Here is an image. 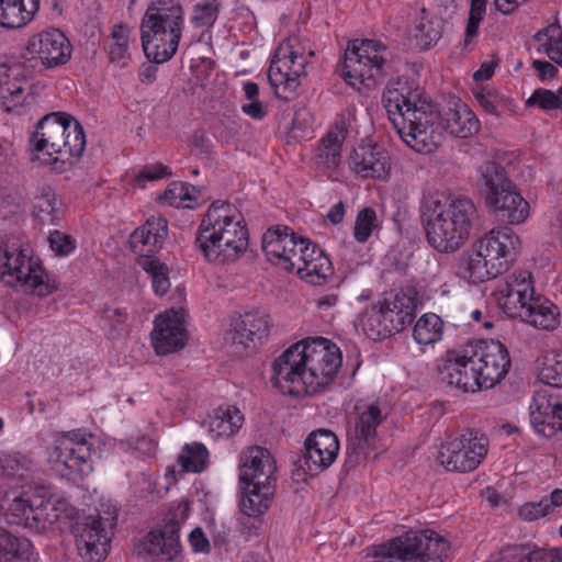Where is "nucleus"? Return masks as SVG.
I'll use <instances>...</instances> for the list:
<instances>
[{
  "instance_id": "f257e3e1",
  "label": "nucleus",
  "mask_w": 562,
  "mask_h": 562,
  "mask_svg": "<svg viewBox=\"0 0 562 562\" xmlns=\"http://www.w3.org/2000/svg\"><path fill=\"white\" fill-rule=\"evenodd\" d=\"M389 120L401 139L419 154L432 153L439 143L437 105L408 77L391 80L382 95Z\"/></svg>"
},
{
  "instance_id": "f03ea898",
  "label": "nucleus",
  "mask_w": 562,
  "mask_h": 562,
  "mask_svg": "<svg viewBox=\"0 0 562 562\" xmlns=\"http://www.w3.org/2000/svg\"><path fill=\"white\" fill-rule=\"evenodd\" d=\"M72 47L67 36L58 29H50L33 35L26 45L29 67L24 63L0 64V105L7 112H14L26 100L25 88L33 78V68L41 64L49 69L65 65L71 57Z\"/></svg>"
},
{
  "instance_id": "7ed1b4c3",
  "label": "nucleus",
  "mask_w": 562,
  "mask_h": 562,
  "mask_svg": "<svg viewBox=\"0 0 562 562\" xmlns=\"http://www.w3.org/2000/svg\"><path fill=\"white\" fill-rule=\"evenodd\" d=\"M420 218L427 243L434 249L448 254L468 240L479 214L469 198L448 201L439 193H428L420 203Z\"/></svg>"
},
{
  "instance_id": "20e7f679",
  "label": "nucleus",
  "mask_w": 562,
  "mask_h": 562,
  "mask_svg": "<svg viewBox=\"0 0 562 562\" xmlns=\"http://www.w3.org/2000/svg\"><path fill=\"white\" fill-rule=\"evenodd\" d=\"M262 250L272 265L295 272L300 279L313 285L325 283L334 273L333 263L325 251L288 226L268 229L262 236Z\"/></svg>"
},
{
  "instance_id": "39448f33",
  "label": "nucleus",
  "mask_w": 562,
  "mask_h": 562,
  "mask_svg": "<svg viewBox=\"0 0 562 562\" xmlns=\"http://www.w3.org/2000/svg\"><path fill=\"white\" fill-rule=\"evenodd\" d=\"M194 244L209 262L235 261L248 247L244 216L228 202H213L202 217Z\"/></svg>"
},
{
  "instance_id": "423d86ee",
  "label": "nucleus",
  "mask_w": 562,
  "mask_h": 562,
  "mask_svg": "<svg viewBox=\"0 0 562 562\" xmlns=\"http://www.w3.org/2000/svg\"><path fill=\"white\" fill-rule=\"evenodd\" d=\"M30 144L35 153L47 156L45 164L58 173L68 171L86 149L82 125L65 112L46 114L36 124Z\"/></svg>"
},
{
  "instance_id": "0eeeda50",
  "label": "nucleus",
  "mask_w": 562,
  "mask_h": 562,
  "mask_svg": "<svg viewBox=\"0 0 562 562\" xmlns=\"http://www.w3.org/2000/svg\"><path fill=\"white\" fill-rule=\"evenodd\" d=\"M186 27L181 0H149L140 20V41L146 57L164 64L177 53Z\"/></svg>"
},
{
  "instance_id": "6e6552de",
  "label": "nucleus",
  "mask_w": 562,
  "mask_h": 562,
  "mask_svg": "<svg viewBox=\"0 0 562 562\" xmlns=\"http://www.w3.org/2000/svg\"><path fill=\"white\" fill-rule=\"evenodd\" d=\"M417 304L414 289L385 293L361 313L363 333L372 340H380L403 331L415 319Z\"/></svg>"
},
{
  "instance_id": "1a4fd4ad",
  "label": "nucleus",
  "mask_w": 562,
  "mask_h": 562,
  "mask_svg": "<svg viewBox=\"0 0 562 562\" xmlns=\"http://www.w3.org/2000/svg\"><path fill=\"white\" fill-rule=\"evenodd\" d=\"M520 239L509 227L490 231L473 246L465 268V278L477 284L506 272L516 261Z\"/></svg>"
},
{
  "instance_id": "9d476101",
  "label": "nucleus",
  "mask_w": 562,
  "mask_h": 562,
  "mask_svg": "<svg viewBox=\"0 0 562 562\" xmlns=\"http://www.w3.org/2000/svg\"><path fill=\"white\" fill-rule=\"evenodd\" d=\"M72 512L74 508L63 496L41 486L15 497L10 503L4 518L10 526L42 532L63 517H70Z\"/></svg>"
},
{
  "instance_id": "9b49d317",
  "label": "nucleus",
  "mask_w": 562,
  "mask_h": 562,
  "mask_svg": "<svg viewBox=\"0 0 562 562\" xmlns=\"http://www.w3.org/2000/svg\"><path fill=\"white\" fill-rule=\"evenodd\" d=\"M479 172L480 192L487 209L510 224L524 223L529 216V203L507 177L505 168L495 161H485Z\"/></svg>"
},
{
  "instance_id": "f8f14e48",
  "label": "nucleus",
  "mask_w": 562,
  "mask_h": 562,
  "mask_svg": "<svg viewBox=\"0 0 562 562\" xmlns=\"http://www.w3.org/2000/svg\"><path fill=\"white\" fill-rule=\"evenodd\" d=\"M449 553L450 542L430 529L408 530L371 549L382 562H445Z\"/></svg>"
},
{
  "instance_id": "ddd939ff",
  "label": "nucleus",
  "mask_w": 562,
  "mask_h": 562,
  "mask_svg": "<svg viewBox=\"0 0 562 562\" xmlns=\"http://www.w3.org/2000/svg\"><path fill=\"white\" fill-rule=\"evenodd\" d=\"M0 278L11 286L38 296H47L56 290L27 244L8 243L0 246Z\"/></svg>"
},
{
  "instance_id": "4468645a",
  "label": "nucleus",
  "mask_w": 562,
  "mask_h": 562,
  "mask_svg": "<svg viewBox=\"0 0 562 562\" xmlns=\"http://www.w3.org/2000/svg\"><path fill=\"white\" fill-rule=\"evenodd\" d=\"M95 437L91 434L71 430L57 436L47 448V461L70 480H83L92 470L95 453Z\"/></svg>"
},
{
  "instance_id": "2eb2a0df",
  "label": "nucleus",
  "mask_w": 562,
  "mask_h": 562,
  "mask_svg": "<svg viewBox=\"0 0 562 562\" xmlns=\"http://www.w3.org/2000/svg\"><path fill=\"white\" fill-rule=\"evenodd\" d=\"M387 57V48L374 40L353 41L345 54V81L356 89L374 88L382 78Z\"/></svg>"
},
{
  "instance_id": "dca6fc26",
  "label": "nucleus",
  "mask_w": 562,
  "mask_h": 562,
  "mask_svg": "<svg viewBox=\"0 0 562 562\" xmlns=\"http://www.w3.org/2000/svg\"><path fill=\"white\" fill-rule=\"evenodd\" d=\"M313 55L312 50L301 52L291 41H284L276 48L268 79L277 98L288 100L296 91L300 77L306 74L305 67Z\"/></svg>"
},
{
  "instance_id": "f3484780",
  "label": "nucleus",
  "mask_w": 562,
  "mask_h": 562,
  "mask_svg": "<svg viewBox=\"0 0 562 562\" xmlns=\"http://www.w3.org/2000/svg\"><path fill=\"white\" fill-rule=\"evenodd\" d=\"M488 438L472 428L463 430L454 437H449L441 445L438 461L448 471L471 472L486 458Z\"/></svg>"
},
{
  "instance_id": "a211bd4d",
  "label": "nucleus",
  "mask_w": 562,
  "mask_h": 562,
  "mask_svg": "<svg viewBox=\"0 0 562 562\" xmlns=\"http://www.w3.org/2000/svg\"><path fill=\"white\" fill-rule=\"evenodd\" d=\"M299 342L306 362L307 379L316 393L336 378L342 364L341 351L324 337H308Z\"/></svg>"
},
{
  "instance_id": "6ab92c4d",
  "label": "nucleus",
  "mask_w": 562,
  "mask_h": 562,
  "mask_svg": "<svg viewBox=\"0 0 562 562\" xmlns=\"http://www.w3.org/2000/svg\"><path fill=\"white\" fill-rule=\"evenodd\" d=\"M305 363L300 342L291 345L272 362V385L283 395L293 397L314 394Z\"/></svg>"
},
{
  "instance_id": "aec40b11",
  "label": "nucleus",
  "mask_w": 562,
  "mask_h": 562,
  "mask_svg": "<svg viewBox=\"0 0 562 562\" xmlns=\"http://www.w3.org/2000/svg\"><path fill=\"white\" fill-rule=\"evenodd\" d=\"M115 519L113 517V521H109L100 515L90 516L76 527V547L81 558L90 562H101L108 557Z\"/></svg>"
},
{
  "instance_id": "412c9836",
  "label": "nucleus",
  "mask_w": 562,
  "mask_h": 562,
  "mask_svg": "<svg viewBox=\"0 0 562 562\" xmlns=\"http://www.w3.org/2000/svg\"><path fill=\"white\" fill-rule=\"evenodd\" d=\"M474 363L483 373L485 389L499 383L508 373L512 360L507 347L498 340L480 339L469 345Z\"/></svg>"
},
{
  "instance_id": "4be33fe9",
  "label": "nucleus",
  "mask_w": 562,
  "mask_h": 562,
  "mask_svg": "<svg viewBox=\"0 0 562 562\" xmlns=\"http://www.w3.org/2000/svg\"><path fill=\"white\" fill-rule=\"evenodd\" d=\"M150 336L157 355H168L182 349L188 340L182 310L171 308L156 316Z\"/></svg>"
},
{
  "instance_id": "5701e85b",
  "label": "nucleus",
  "mask_w": 562,
  "mask_h": 562,
  "mask_svg": "<svg viewBox=\"0 0 562 562\" xmlns=\"http://www.w3.org/2000/svg\"><path fill=\"white\" fill-rule=\"evenodd\" d=\"M530 425L544 438L562 435V401L547 390L535 392L529 404Z\"/></svg>"
},
{
  "instance_id": "b1692460",
  "label": "nucleus",
  "mask_w": 562,
  "mask_h": 562,
  "mask_svg": "<svg viewBox=\"0 0 562 562\" xmlns=\"http://www.w3.org/2000/svg\"><path fill=\"white\" fill-rule=\"evenodd\" d=\"M349 168L358 178L386 181L391 173V160L381 146L361 143L349 156Z\"/></svg>"
},
{
  "instance_id": "393cba45",
  "label": "nucleus",
  "mask_w": 562,
  "mask_h": 562,
  "mask_svg": "<svg viewBox=\"0 0 562 562\" xmlns=\"http://www.w3.org/2000/svg\"><path fill=\"white\" fill-rule=\"evenodd\" d=\"M348 134V123L344 116L336 119L334 125L318 140L313 151V164L325 172L335 171L341 160V147Z\"/></svg>"
},
{
  "instance_id": "a878e982",
  "label": "nucleus",
  "mask_w": 562,
  "mask_h": 562,
  "mask_svg": "<svg viewBox=\"0 0 562 562\" xmlns=\"http://www.w3.org/2000/svg\"><path fill=\"white\" fill-rule=\"evenodd\" d=\"M168 235V222L161 216H150L130 235V247L139 259L154 258Z\"/></svg>"
},
{
  "instance_id": "bb28decb",
  "label": "nucleus",
  "mask_w": 562,
  "mask_h": 562,
  "mask_svg": "<svg viewBox=\"0 0 562 562\" xmlns=\"http://www.w3.org/2000/svg\"><path fill=\"white\" fill-rule=\"evenodd\" d=\"M376 404H370L358 413L353 429L349 432V448L356 453L368 457L374 449L376 428L384 420Z\"/></svg>"
},
{
  "instance_id": "cd10ccee",
  "label": "nucleus",
  "mask_w": 562,
  "mask_h": 562,
  "mask_svg": "<svg viewBox=\"0 0 562 562\" xmlns=\"http://www.w3.org/2000/svg\"><path fill=\"white\" fill-rule=\"evenodd\" d=\"M305 450L308 469L325 470L336 460L339 452V441L333 431L318 429L307 437Z\"/></svg>"
},
{
  "instance_id": "c85d7f7f",
  "label": "nucleus",
  "mask_w": 562,
  "mask_h": 562,
  "mask_svg": "<svg viewBox=\"0 0 562 562\" xmlns=\"http://www.w3.org/2000/svg\"><path fill=\"white\" fill-rule=\"evenodd\" d=\"M276 462L266 448L255 446L247 450L239 474L240 483H276Z\"/></svg>"
},
{
  "instance_id": "c756f323",
  "label": "nucleus",
  "mask_w": 562,
  "mask_h": 562,
  "mask_svg": "<svg viewBox=\"0 0 562 562\" xmlns=\"http://www.w3.org/2000/svg\"><path fill=\"white\" fill-rule=\"evenodd\" d=\"M501 304L508 315L518 311V305H526L529 297H535L539 293L535 291V281L532 273L528 270L514 271L506 279L501 289Z\"/></svg>"
},
{
  "instance_id": "7c9ffc66",
  "label": "nucleus",
  "mask_w": 562,
  "mask_h": 562,
  "mask_svg": "<svg viewBox=\"0 0 562 562\" xmlns=\"http://www.w3.org/2000/svg\"><path fill=\"white\" fill-rule=\"evenodd\" d=\"M512 316H518L525 323L544 330L554 329L560 322L558 306L541 294L529 297L526 305H518V311Z\"/></svg>"
},
{
  "instance_id": "2f4dec72",
  "label": "nucleus",
  "mask_w": 562,
  "mask_h": 562,
  "mask_svg": "<svg viewBox=\"0 0 562 562\" xmlns=\"http://www.w3.org/2000/svg\"><path fill=\"white\" fill-rule=\"evenodd\" d=\"M31 203V214L42 225H58L64 216V202L49 184L38 186Z\"/></svg>"
},
{
  "instance_id": "473e14b6",
  "label": "nucleus",
  "mask_w": 562,
  "mask_h": 562,
  "mask_svg": "<svg viewBox=\"0 0 562 562\" xmlns=\"http://www.w3.org/2000/svg\"><path fill=\"white\" fill-rule=\"evenodd\" d=\"M180 550V522L178 520L170 519L160 528L149 531L147 551L150 554H161L167 560H173Z\"/></svg>"
},
{
  "instance_id": "72a5a7b5",
  "label": "nucleus",
  "mask_w": 562,
  "mask_h": 562,
  "mask_svg": "<svg viewBox=\"0 0 562 562\" xmlns=\"http://www.w3.org/2000/svg\"><path fill=\"white\" fill-rule=\"evenodd\" d=\"M268 333V316L259 312H248L235 322L231 334L234 344L247 348L251 342L261 341Z\"/></svg>"
},
{
  "instance_id": "f704fd0d",
  "label": "nucleus",
  "mask_w": 562,
  "mask_h": 562,
  "mask_svg": "<svg viewBox=\"0 0 562 562\" xmlns=\"http://www.w3.org/2000/svg\"><path fill=\"white\" fill-rule=\"evenodd\" d=\"M244 491L239 501L243 514L248 517H260L268 512L272 504L276 483H240Z\"/></svg>"
},
{
  "instance_id": "c9c22d12",
  "label": "nucleus",
  "mask_w": 562,
  "mask_h": 562,
  "mask_svg": "<svg viewBox=\"0 0 562 562\" xmlns=\"http://www.w3.org/2000/svg\"><path fill=\"white\" fill-rule=\"evenodd\" d=\"M443 128L453 136L468 138L480 130V121L474 112L462 101L453 102L441 117Z\"/></svg>"
},
{
  "instance_id": "e433bc0d",
  "label": "nucleus",
  "mask_w": 562,
  "mask_h": 562,
  "mask_svg": "<svg viewBox=\"0 0 562 562\" xmlns=\"http://www.w3.org/2000/svg\"><path fill=\"white\" fill-rule=\"evenodd\" d=\"M412 25L408 35L419 49H428L441 37V27L425 8L412 9Z\"/></svg>"
},
{
  "instance_id": "4c0bfd02",
  "label": "nucleus",
  "mask_w": 562,
  "mask_h": 562,
  "mask_svg": "<svg viewBox=\"0 0 562 562\" xmlns=\"http://www.w3.org/2000/svg\"><path fill=\"white\" fill-rule=\"evenodd\" d=\"M40 10V0H0V26L15 30L27 25Z\"/></svg>"
},
{
  "instance_id": "58836bf2",
  "label": "nucleus",
  "mask_w": 562,
  "mask_h": 562,
  "mask_svg": "<svg viewBox=\"0 0 562 562\" xmlns=\"http://www.w3.org/2000/svg\"><path fill=\"white\" fill-rule=\"evenodd\" d=\"M36 553L25 538L12 536L0 528V562H35Z\"/></svg>"
},
{
  "instance_id": "ea45409f",
  "label": "nucleus",
  "mask_w": 562,
  "mask_h": 562,
  "mask_svg": "<svg viewBox=\"0 0 562 562\" xmlns=\"http://www.w3.org/2000/svg\"><path fill=\"white\" fill-rule=\"evenodd\" d=\"M243 422L244 416L235 406L221 407L209 419V432L213 437H229L240 429Z\"/></svg>"
},
{
  "instance_id": "a19ab883",
  "label": "nucleus",
  "mask_w": 562,
  "mask_h": 562,
  "mask_svg": "<svg viewBox=\"0 0 562 562\" xmlns=\"http://www.w3.org/2000/svg\"><path fill=\"white\" fill-rule=\"evenodd\" d=\"M461 359H464V357H460L458 350H448L442 363L438 367V373L442 382L464 392L463 375L467 372L465 362Z\"/></svg>"
},
{
  "instance_id": "79ce46f5",
  "label": "nucleus",
  "mask_w": 562,
  "mask_h": 562,
  "mask_svg": "<svg viewBox=\"0 0 562 562\" xmlns=\"http://www.w3.org/2000/svg\"><path fill=\"white\" fill-rule=\"evenodd\" d=\"M538 52L546 54L552 61L562 67V29L558 24H550L538 31L535 35Z\"/></svg>"
},
{
  "instance_id": "37998d69",
  "label": "nucleus",
  "mask_w": 562,
  "mask_h": 562,
  "mask_svg": "<svg viewBox=\"0 0 562 562\" xmlns=\"http://www.w3.org/2000/svg\"><path fill=\"white\" fill-rule=\"evenodd\" d=\"M443 322L435 313H426L419 317L413 328V338L420 346L436 344L442 338Z\"/></svg>"
},
{
  "instance_id": "c03bdc74",
  "label": "nucleus",
  "mask_w": 562,
  "mask_h": 562,
  "mask_svg": "<svg viewBox=\"0 0 562 562\" xmlns=\"http://www.w3.org/2000/svg\"><path fill=\"white\" fill-rule=\"evenodd\" d=\"M220 11V0H200L192 9L190 23L194 29L209 32L217 21Z\"/></svg>"
},
{
  "instance_id": "a18cd8bd",
  "label": "nucleus",
  "mask_w": 562,
  "mask_h": 562,
  "mask_svg": "<svg viewBox=\"0 0 562 562\" xmlns=\"http://www.w3.org/2000/svg\"><path fill=\"white\" fill-rule=\"evenodd\" d=\"M138 265L150 277L155 294L162 296L170 289L169 269L156 258L138 259Z\"/></svg>"
},
{
  "instance_id": "49530a36",
  "label": "nucleus",
  "mask_w": 562,
  "mask_h": 562,
  "mask_svg": "<svg viewBox=\"0 0 562 562\" xmlns=\"http://www.w3.org/2000/svg\"><path fill=\"white\" fill-rule=\"evenodd\" d=\"M207 458L206 447L201 442H192L183 447L179 456V463L186 471L199 473L204 470Z\"/></svg>"
},
{
  "instance_id": "de8ad7c7",
  "label": "nucleus",
  "mask_w": 562,
  "mask_h": 562,
  "mask_svg": "<svg viewBox=\"0 0 562 562\" xmlns=\"http://www.w3.org/2000/svg\"><path fill=\"white\" fill-rule=\"evenodd\" d=\"M378 227L379 222L375 210L371 206L363 207L356 216L353 238L359 244H364Z\"/></svg>"
},
{
  "instance_id": "09e8293b",
  "label": "nucleus",
  "mask_w": 562,
  "mask_h": 562,
  "mask_svg": "<svg viewBox=\"0 0 562 562\" xmlns=\"http://www.w3.org/2000/svg\"><path fill=\"white\" fill-rule=\"evenodd\" d=\"M460 357H464V359H461L465 362V375H463L464 379V393L468 392H476L481 389H485L484 386V378L482 371L479 369V367L474 363V357L469 351V346H467L463 349L458 350Z\"/></svg>"
},
{
  "instance_id": "8fccbe9b",
  "label": "nucleus",
  "mask_w": 562,
  "mask_h": 562,
  "mask_svg": "<svg viewBox=\"0 0 562 562\" xmlns=\"http://www.w3.org/2000/svg\"><path fill=\"white\" fill-rule=\"evenodd\" d=\"M527 106L537 105L541 110L549 112L562 110V87L557 91L544 88L536 89L526 101Z\"/></svg>"
},
{
  "instance_id": "3c124183",
  "label": "nucleus",
  "mask_w": 562,
  "mask_h": 562,
  "mask_svg": "<svg viewBox=\"0 0 562 562\" xmlns=\"http://www.w3.org/2000/svg\"><path fill=\"white\" fill-rule=\"evenodd\" d=\"M101 321L103 328L106 329L113 338L127 333L128 316L123 308H105L102 313Z\"/></svg>"
},
{
  "instance_id": "603ef678",
  "label": "nucleus",
  "mask_w": 562,
  "mask_h": 562,
  "mask_svg": "<svg viewBox=\"0 0 562 562\" xmlns=\"http://www.w3.org/2000/svg\"><path fill=\"white\" fill-rule=\"evenodd\" d=\"M112 43L109 47L111 61H119L127 55L130 27L125 23L115 24L111 31Z\"/></svg>"
},
{
  "instance_id": "864d4df0",
  "label": "nucleus",
  "mask_w": 562,
  "mask_h": 562,
  "mask_svg": "<svg viewBox=\"0 0 562 562\" xmlns=\"http://www.w3.org/2000/svg\"><path fill=\"white\" fill-rule=\"evenodd\" d=\"M559 357L547 359L539 369L538 378L547 385L562 389V359H559Z\"/></svg>"
},
{
  "instance_id": "5fc2aeb1",
  "label": "nucleus",
  "mask_w": 562,
  "mask_h": 562,
  "mask_svg": "<svg viewBox=\"0 0 562 562\" xmlns=\"http://www.w3.org/2000/svg\"><path fill=\"white\" fill-rule=\"evenodd\" d=\"M167 194L172 195L173 201L170 202L171 205L193 209L198 204L194 188L186 183L175 186V188L167 191Z\"/></svg>"
},
{
  "instance_id": "6e6d98bb",
  "label": "nucleus",
  "mask_w": 562,
  "mask_h": 562,
  "mask_svg": "<svg viewBox=\"0 0 562 562\" xmlns=\"http://www.w3.org/2000/svg\"><path fill=\"white\" fill-rule=\"evenodd\" d=\"M48 241L52 250L59 256H68L76 248L75 239L59 231H53L49 233Z\"/></svg>"
},
{
  "instance_id": "4d7b16f0",
  "label": "nucleus",
  "mask_w": 562,
  "mask_h": 562,
  "mask_svg": "<svg viewBox=\"0 0 562 562\" xmlns=\"http://www.w3.org/2000/svg\"><path fill=\"white\" fill-rule=\"evenodd\" d=\"M548 505L547 497H543L539 502H528L519 507L518 515L522 520L533 521L541 517L547 516Z\"/></svg>"
},
{
  "instance_id": "13d9d810",
  "label": "nucleus",
  "mask_w": 562,
  "mask_h": 562,
  "mask_svg": "<svg viewBox=\"0 0 562 562\" xmlns=\"http://www.w3.org/2000/svg\"><path fill=\"white\" fill-rule=\"evenodd\" d=\"M519 562H562V549H533L520 558Z\"/></svg>"
},
{
  "instance_id": "bf43d9fd",
  "label": "nucleus",
  "mask_w": 562,
  "mask_h": 562,
  "mask_svg": "<svg viewBox=\"0 0 562 562\" xmlns=\"http://www.w3.org/2000/svg\"><path fill=\"white\" fill-rule=\"evenodd\" d=\"M171 175L168 166L162 164H153L144 166L135 176L138 183L144 181H156L167 178Z\"/></svg>"
},
{
  "instance_id": "052dcab7",
  "label": "nucleus",
  "mask_w": 562,
  "mask_h": 562,
  "mask_svg": "<svg viewBox=\"0 0 562 562\" xmlns=\"http://www.w3.org/2000/svg\"><path fill=\"white\" fill-rule=\"evenodd\" d=\"M241 112L255 121H261L268 115L267 106L259 99L243 103Z\"/></svg>"
},
{
  "instance_id": "680f3d73",
  "label": "nucleus",
  "mask_w": 562,
  "mask_h": 562,
  "mask_svg": "<svg viewBox=\"0 0 562 562\" xmlns=\"http://www.w3.org/2000/svg\"><path fill=\"white\" fill-rule=\"evenodd\" d=\"M532 67L542 82L553 79L558 74V68L548 60L533 59Z\"/></svg>"
},
{
  "instance_id": "e2e57ef3",
  "label": "nucleus",
  "mask_w": 562,
  "mask_h": 562,
  "mask_svg": "<svg viewBox=\"0 0 562 562\" xmlns=\"http://www.w3.org/2000/svg\"><path fill=\"white\" fill-rule=\"evenodd\" d=\"M191 145L194 149L199 150L200 154L211 155L212 153V142L203 131L194 132L191 138Z\"/></svg>"
},
{
  "instance_id": "0e129e2a",
  "label": "nucleus",
  "mask_w": 562,
  "mask_h": 562,
  "mask_svg": "<svg viewBox=\"0 0 562 562\" xmlns=\"http://www.w3.org/2000/svg\"><path fill=\"white\" fill-rule=\"evenodd\" d=\"M189 542L194 552H205L210 547V542L201 528H195L190 532Z\"/></svg>"
},
{
  "instance_id": "69168bd1",
  "label": "nucleus",
  "mask_w": 562,
  "mask_h": 562,
  "mask_svg": "<svg viewBox=\"0 0 562 562\" xmlns=\"http://www.w3.org/2000/svg\"><path fill=\"white\" fill-rule=\"evenodd\" d=\"M483 21V19L475 18V16H468V22L465 26V33H464V46L467 47L471 42L477 37L480 33V23Z\"/></svg>"
},
{
  "instance_id": "338daca9",
  "label": "nucleus",
  "mask_w": 562,
  "mask_h": 562,
  "mask_svg": "<svg viewBox=\"0 0 562 562\" xmlns=\"http://www.w3.org/2000/svg\"><path fill=\"white\" fill-rule=\"evenodd\" d=\"M345 214H346L345 204L342 201H339L336 204L330 206V209L327 212L326 217L333 225H337L344 221Z\"/></svg>"
},
{
  "instance_id": "774afa93",
  "label": "nucleus",
  "mask_w": 562,
  "mask_h": 562,
  "mask_svg": "<svg viewBox=\"0 0 562 562\" xmlns=\"http://www.w3.org/2000/svg\"><path fill=\"white\" fill-rule=\"evenodd\" d=\"M487 3L488 0H471L469 15L484 20Z\"/></svg>"
}]
</instances>
